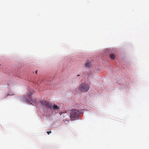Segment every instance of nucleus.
Listing matches in <instances>:
<instances>
[{"mask_svg": "<svg viewBox=\"0 0 149 149\" xmlns=\"http://www.w3.org/2000/svg\"><path fill=\"white\" fill-rule=\"evenodd\" d=\"M37 70H36V74H37Z\"/></svg>", "mask_w": 149, "mask_h": 149, "instance_id": "9", "label": "nucleus"}, {"mask_svg": "<svg viewBox=\"0 0 149 149\" xmlns=\"http://www.w3.org/2000/svg\"><path fill=\"white\" fill-rule=\"evenodd\" d=\"M51 133V132L50 131H47V133L48 134H49L50 133Z\"/></svg>", "mask_w": 149, "mask_h": 149, "instance_id": "8", "label": "nucleus"}, {"mask_svg": "<svg viewBox=\"0 0 149 149\" xmlns=\"http://www.w3.org/2000/svg\"><path fill=\"white\" fill-rule=\"evenodd\" d=\"M89 88V86L87 84L84 83L81 84L79 87V90L83 92H87Z\"/></svg>", "mask_w": 149, "mask_h": 149, "instance_id": "2", "label": "nucleus"}, {"mask_svg": "<svg viewBox=\"0 0 149 149\" xmlns=\"http://www.w3.org/2000/svg\"><path fill=\"white\" fill-rule=\"evenodd\" d=\"M9 95V94H8V95H7V96H8Z\"/></svg>", "mask_w": 149, "mask_h": 149, "instance_id": "11", "label": "nucleus"}, {"mask_svg": "<svg viewBox=\"0 0 149 149\" xmlns=\"http://www.w3.org/2000/svg\"><path fill=\"white\" fill-rule=\"evenodd\" d=\"M41 104L44 107H45L47 109L52 108V104L49 102L46 101H41L40 102Z\"/></svg>", "mask_w": 149, "mask_h": 149, "instance_id": "4", "label": "nucleus"}, {"mask_svg": "<svg viewBox=\"0 0 149 149\" xmlns=\"http://www.w3.org/2000/svg\"><path fill=\"white\" fill-rule=\"evenodd\" d=\"M53 108L54 109H59V107L57 105L55 104H54L53 106Z\"/></svg>", "mask_w": 149, "mask_h": 149, "instance_id": "6", "label": "nucleus"}, {"mask_svg": "<svg viewBox=\"0 0 149 149\" xmlns=\"http://www.w3.org/2000/svg\"><path fill=\"white\" fill-rule=\"evenodd\" d=\"M110 58L111 59H113L115 58V56L113 54H111L110 55Z\"/></svg>", "mask_w": 149, "mask_h": 149, "instance_id": "7", "label": "nucleus"}, {"mask_svg": "<svg viewBox=\"0 0 149 149\" xmlns=\"http://www.w3.org/2000/svg\"><path fill=\"white\" fill-rule=\"evenodd\" d=\"M80 113V112L78 110L73 109L70 111V118L72 120L78 119Z\"/></svg>", "mask_w": 149, "mask_h": 149, "instance_id": "1", "label": "nucleus"}, {"mask_svg": "<svg viewBox=\"0 0 149 149\" xmlns=\"http://www.w3.org/2000/svg\"><path fill=\"white\" fill-rule=\"evenodd\" d=\"M80 76V75H77V76Z\"/></svg>", "mask_w": 149, "mask_h": 149, "instance_id": "10", "label": "nucleus"}, {"mask_svg": "<svg viewBox=\"0 0 149 149\" xmlns=\"http://www.w3.org/2000/svg\"><path fill=\"white\" fill-rule=\"evenodd\" d=\"M84 67L85 68H90L91 65V62L89 61H86L84 65Z\"/></svg>", "mask_w": 149, "mask_h": 149, "instance_id": "5", "label": "nucleus"}, {"mask_svg": "<svg viewBox=\"0 0 149 149\" xmlns=\"http://www.w3.org/2000/svg\"><path fill=\"white\" fill-rule=\"evenodd\" d=\"M32 95L31 93L28 92L27 93L25 97L26 101L27 102H31L34 103L35 102L36 100L32 97L31 98V96Z\"/></svg>", "mask_w": 149, "mask_h": 149, "instance_id": "3", "label": "nucleus"}]
</instances>
